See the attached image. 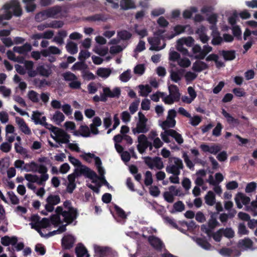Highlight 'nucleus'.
Instances as JSON below:
<instances>
[{
	"instance_id": "obj_1",
	"label": "nucleus",
	"mask_w": 257,
	"mask_h": 257,
	"mask_svg": "<svg viewBox=\"0 0 257 257\" xmlns=\"http://www.w3.org/2000/svg\"><path fill=\"white\" fill-rule=\"evenodd\" d=\"M63 206V209L60 206L56 208V214L52 215L50 220L46 218L41 219L37 215H32L29 224L31 228L37 230L41 236H44L42 229L50 227L51 224L57 226L63 222L66 224L72 223L78 216L77 210L68 201H65Z\"/></svg>"
},
{
	"instance_id": "obj_2",
	"label": "nucleus",
	"mask_w": 257,
	"mask_h": 257,
	"mask_svg": "<svg viewBox=\"0 0 257 257\" xmlns=\"http://www.w3.org/2000/svg\"><path fill=\"white\" fill-rule=\"evenodd\" d=\"M3 12L0 15V23L3 20H9L12 17V13L15 16H20L22 15V9L19 2L16 0H13L10 3L6 4L1 10Z\"/></svg>"
},
{
	"instance_id": "obj_3",
	"label": "nucleus",
	"mask_w": 257,
	"mask_h": 257,
	"mask_svg": "<svg viewBox=\"0 0 257 257\" xmlns=\"http://www.w3.org/2000/svg\"><path fill=\"white\" fill-rule=\"evenodd\" d=\"M25 179L28 181L27 184V187L33 190L34 192L36 191V186L34 183L38 185L44 186L46 182L49 179V174L45 173L44 175L38 176L36 174H26L25 175Z\"/></svg>"
},
{
	"instance_id": "obj_4",
	"label": "nucleus",
	"mask_w": 257,
	"mask_h": 257,
	"mask_svg": "<svg viewBox=\"0 0 257 257\" xmlns=\"http://www.w3.org/2000/svg\"><path fill=\"white\" fill-rule=\"evenodd\" d=\"M138 119L137 120L136 126L132 128V132L134 135L139 134H145L147 133L150 128L148 124V119L142 112L138 113Z\"/></svg>"
},
{
	"instance_id": "obj_5",
	"label": "nucleus",
	"mask_w": 257,
	"mask_h": 257,
	"mask_svg": "<svg viewBox=\"0 0 257 257\" xmlns=\"http://www.w3.org/2000/svg\"><path fill=\"white\" fill-rule=\"evenodd\" d=\"M47 129L51 132V138L59 144L69 143L70 136L62 129L54 126L52 124H51V126Z\"/></svg>"
},
{
	"instance_id": "obj_6",
	"label": "nucleus",
	"mask_w": 257,
	"mask_h": 257,
	"mask_svg": "<svg viewBox=\"0 0 257 257\" xmlns=\"http://www.w3.org/2000/svg\"><path fill=\"white\" fill-rule=\"evenodd\" d=\"M183 168L184 165L181 159L170 157L168 159V164L166 166V171L169 174L180 175L181 170Z\"/></svg>"
},
{
	"instance_id": "obj_7",
	"label": "nucleus",
	"mask_w": 257,
	"mask_h": 257,
	"mask_svg": "<svg viewBox=\"0 0 257 257\" xmlns=\"http://www.w3.org/2000/svg\"><path fill=\"white\" fill-rule=\"evenodd\" d=\"M24 171L27 172H38L40 175H44L45 173L48 174V168L46 166L42 164H38L34 161L26 164Z\"/></svg>"
},
{
	"instance_id": "obj_8",
	"label": "nucleus",
	"mask_w": 257,
	"mask_h": 257,
	"mask_svg": "<svg viewBox=\"0 0 257 257\" xmlns=\"http://www.w3.org/2000/svg\"><path fill=\"white\" fill-rule=\"evenodd\" d=\"M212 50V48L209 45H205L203 48L198 44L193 46L192 51L196 59H203L205 56Z\"/></svg>"
},
{
	"instance_id": "obj_9",
	"label": "nucleus",
	"mask_w": 257,
	"mask_h": 257,
	"mask_svg": "<svg viewBox=\"0 0 257 257\" xmlns=\"http://www.w3.org/2000/svg\"><path fill=\"white\" fill-rule=\"evenodd\" d=\"M181 190L177 188L175 186H171L168 188V190L163 193L164 199L169 203H173L174 201L175 196H183Z\"/></svg>"
},
{
	"instance_id": "obj_10",
	"label": "nucleus",
	"mask_w": 257,
	"mask_h": 257,
	"mask_svg": "<svg viewBox=\"0 0 257 257\" xmlns=\"http://www.w3.org/2000/svg\"><path fill=\"white\" fill-rule=\"evenodd\" d=\"M76 173L78 175H83L86 177L90 178L92 182L97 181L98 176L97 174L87 167L82 165V164L76 169Z\"/></svg>"
},
{
	"instance_id": "obj_11",
	"label": "nucleus",
	"mask_w": 257,
	"mask_h": 257,
	"mask_svg": "<svg viewBox=\"0 0 257 257\" xmlns=\"http://www.w3.org/2000/svg\"><path fill=\"white\" fill-rule=\"evenodd\" d=\"M176 116V111L175 109H172L168 111L166 120L163 121L160 123L162 128L166 130L170 127H173L176 124L175 117Z\"/></svg>"
},
{
	"instance_id": "obj_12",
	"label": "nucleus",
	"mask_w": 257,
	"mask_h": 257,
	"mask_svg": "<svg viewBox=\"0 0 257 257\" xmlns=\"http://www.w3.org/2000/svg\"><path fill=\"white\" fill-rule=\"evenodd\" d=\"M109 44L112 45L109 49V52L111 54H116L121 52L127 46L126 42H121L119 39H111Z\"/></svg>"
},
{
	"instance_id": "obj_13",
	"label": "nucleus",
	"mask_w": 257,
	"mask_h": 257,
	"mask_svg": "<svg viewBox=\"0 0 257 257\" xmlns=\"http://www.w3.org/2000/svg\"><path fill=\"white\" fill-rule=\"evenodd\" d=\"M164 31L159 32L158 33H155L154 37H149L148 38V41L151 45L150 50L159 51L164 49L166 46L165 43H164L162 47L159 46L160 44V39L158 37L159 35L163 34Z\"/></svg>"
},
{
	"instance_id": "obj_14",
	"label": "nucleus",
	"mask_w": 257,
	"mask_h": 257,
	"mask_svg": "<svg viewBox=\"0 0 257 257\" xmlns=\"http://www.w3.org/2000/svg\"><path fill=\"white\" fill-rule=\"evenodd\" d=\"M63 76L65 81L69 82V85L71 88L78 89L80 87L81 83L73 73L67 72L63 74Z\"/></svg>"
},
{
	"instance_id": "obj_15",
	"label": "nucleus",
	"mask_w": 257,
	"mask_h": 257,
	"mask_svg": "<svg viewBox=\"0 0 257 257\" xmlns=\"http://www.w3.org/2000/svg\"><path fill=\"white\" fill-rule=\"evenodd\" d=\"M138 145L137 148L140 153H143L148 147H150V149L152 150L153 146L151 143L148 141L147 137L144 135L141 134L138 137Z\"/></svg>"
},
{
	"instance_id": "obj_16",
	"label": "nucleus",
	"mask_w": 257,
	"mask_h": 257,
	"mask_svg": "<svg viewBox=\"0 0 257 257\" xmlns=\"http://www.w3.org/2000/svg\"><path fill=\"white\" fill-rule=\"evenodd\" d=\"M43 114L42 112L38 111H33L31 119L35 124H41L47 129L49 126H51V124L46 122V117L44 116H42Z\"/></svg>"
},
{
	"instance_id": "obj_17",
	"label": "nucleus",
	"mask_w": 257,
	"mask_h": 257,
	"mask_svg": "<svg viewBox=\"0 0 257 257\" xmlns=\"http://www.w3.org/2000/svg\"><path fill=\"white\" fill-rule=\"evenodd\" d=\"M234 200L237 207L239 209L244 205L246 210V207L250 206L248 205L250 201V198L242 193H238L235 197Z\"/></svg>"
},
{
	"instance_id": "obj_18",
	"label": "nucleus",
	"mask_w": 257,
	"mask_h": 257,
	"mask_svg": "<svg viewBox=\"0 0 257 257\" xmlns=\"http://www.w3.org/2000/svg\"><path fill=\"white\" fill-rule=\"evenodd\" d=\"M60 202V198L58 195H50L46 199V204L45 208L48 212L53 211L55 205H57Z\"/></svg>"
},
{
	"instance_id": "obj_19",
	"label": "nucleus",
	"mask_w": 257,
	"mask_h": 257,
	"mask_svg": "<svg viewBox=\"0 0 257 257\" xmlns=\"http://www.w3.org/2000/svg\"><path fill=\"white\" fill-rule=\"evenodd\" d=\"M80 157L88 163L91 162L92 160H93L95 162V164L97 170L102 168V163L100 159L98 157L96 156L94 154L90 153H83L81 155Z\"/></svg>"
},
{
	"instance_id": "obj_20",
	"label": "nucleus",
	"mask_w": 257,
	"mask_h": 257,
	"mask_svg": "<svg viewBox=\"0 0 257 257\" xmlns=\"http://www.w3.org/2000/svg\"><path fill=\"white\" fill-rule=\"evenodd\" d=\"M15 120L19 129L22 133L27 135H31V130L23 118L17 116L15 117Z\"/></svg>"
},
{
	"instance_id": "obj_21",
	"label": "nucleus",
	"mask_w": 257,
	"mask_h": 257,
	"mask_svg": "<svg viewBox=\"0 0 257 257\" xmlns=\"http://www.w3.org/2000/svg\"><path fill=\"white\" fill-rule=\"evenodd\" d=\"M188 29L190 31L189 34H193V31L190 25H187L185 26L182 25H177L174 27V31L175 33L173 34H171L170 36L166 37L168 39H171L175 37L176 36L182 33H183L186 29Z\"/></svg>"
},
{
	"instance_id": "obj_22",
	"label": "nucleus",
	"mask_w": 257,
	"mask_h": 257,
	"mask_svg": "<svg viewBox=\"0 0 257 257\" xmlns=\"http://www.w3.org/2000/svg\"><path fill=\"white\" fill-rule=\"evenodd\" d=\"M147 164L151 169H157L161 170L164 168V164L159 157H156L147 162Z\"/></svg>"
},
{
	"instance_id": "obj_23",
	"label": "nucleus",
	"mask_w": 257,
	"mask_h": 257,
	"mask_svg": "<svg viewBox=\"0 0 257 257\" xmlns=\"http://www.w3.org/2000/svg\"><path fill=\"white\" fill-rule=\"evenodd\" d=\"M218 224V222L212 215L208 223V226L206 227L205 225H203L201 226V229L203 232L207 233L208 236H210L211 230L217 226Z\"/></svg>"
},
{
	"instance_id": "obj_24",
	"label": "nucleus",
	"mask_w": 257,
	"mask_h": 257,
	"mask_svg": "<svg viewBox=\"0 0 257 257\" xmlns=\"http://www.w3.org/2000/svg\"><path fill=\"white\" fill-rule=\"evenodd\" d=\"M103 95L107 97H118L120 93V89L118 87H115L111 90L109 87H105L103 88Z\"/></svg>"
},
{
	"instance_id": "obj_25",
	"label": "nucleus",
	"mask_w": 257,
	"mask_h": 257,
	"mask_svg": "<svg viewBox=\"0 0 257 257\" xmlns=\"http://www.w3.org/2000/svg\"><path fill=\"white\" fill-rule=\"evenodd\" d=\"M200 148L204 152H208L214 155L216 154L221 150V147L218 145L209 146L206 144H202L200 146Z\"/></svg>"
},
{
	"instance_id": "obj_26",
	"label": "nucleus",
	"mask_w": 257,
	"mask_h": 257,
	"mask_svg": "<svg viewBox=\"0 0 257 257\" xmlns=\"http://www.w3.org/2000/svg\"><path fill=\"white\" fill-rule=\"evenodd\" d=\"M93 247L96 255L98 257H104L110 251V249L106 246L94 244Z\"/></svg>"
},
{
	"instance_id": "obj_27",
	"label": "nucleus",
	"mask_w": 257,
	"mask_h": 257,
	"mask_svg": "<svg viewBox=\"0 0 257 257\" xmlns=\"http://www.w3.org/2000/svg\"><path fill=\"white\" fill-rule=\"evenodd\" d=\"M184 70L182 69L171 70L170 71V77L172 81L178 83L183 77Z\"/></svg>"
},
{
	"instance_id": "obj_28",
	"label": "nucleus",
	"mask_w": 257,
	"mask_h": 257,
	"mask_svg": "<svg viewBox=\"0 0 257 257\" xmlns=\"http://www.w3.org/2000/svg\"><path fill=\"white\" fill-rule=\"evenodd\" d=\"M149 241L151 245L156 249L161 250L164 247V243L158 237L154 236H150L149 238Z\"/></svg>"
},
{
	"instance_id": "obj_29",
	"label": "nucleus",
	"mask_w": 257,
	"mask_h": 257,
	"mask_svg": "<svg viewBox=\"0 0 257 257\" xmlns=\"http://www.w3.org/2000/svg\"><path fill=\"white\" fill-rule=\"evenodd\" d=\"M102 124V121L98 116L94 117L92 120V123L90 125V134L93 135H97L99 134V131L97 127L100 126Z\"/></svg>"
},
{
	"instance_id": "obj_30",
	"label": "nucleus",
	"mask_w": 257,
	"mask_h": 257,
	"mask_svg": "<svg viewBox=\"0 0 257 257\" xmlns=\"http://www.w3.org/2000/svg\"><path fill=\"white\" fill-rule=\"evenodd\" d=\"M75 239L73 236L71 235H67L65 236L62 239V245L64 249H69L71 248Z\"/></svg>"
},
{
	"instance_id": "obj_31",
	"label": "nucleus",
	"mask_w": 257,
	"mask_h": 257,
	"mask_svg": "<svg viewBox=\"0 0 257 257\" xmlns=\"http://www.w3.org/2000/svg\"><path fill=\"white\" fill-rule=\"evenodd\" d=\"M206 28L201 26L196 30V33L198 35L200 40L203 43H206L209 40V37L206 35Z\"/></svg>"
},
{
	"instance_id": "obj_32",
	"label": "nucleus",
	"mask_w": 257,
	"mask_h": 257,
	"mask_svg": "<svg viewBox=\"0 0 257 257\" xmlns=\"http://www.w3.org/2000/svg\"><path fill=\"white\" fill-rule=\"evenodd\" d=\"M51 67V65H40L37 68V74L39 73L43 76L48 77L52 73Z\"/></svg>"
},
{
	"instance_id": "obj_33",
	"label": "nucleus",
	"mask_w": 257,
	"mask_h": 257,
	"mask_svg": "<svg viewBox=\"0 0 257 257\" xmlns=\"http://www.w3.org/2000/svg\"><path fill=\"white\" fill-rule=\"evenodd\" d=\"M42 55L44 57L50 56V55L60 54L61 51L57 47L53 46H50L47 49H43L41 51Z\"/></svg>"
},
{
	"instance_id": "obj_34",
	"label": "nucleus",
	"mask_w": 257,
	"mask_h": 257,
	"mask_svg": "<svg viewBox=\"0 0 257 257\" xmlns=\"http://www.w3.org/2000/svg\"><path fill=\"white\" fill-rule=\"evenodd\" d=\"M24 66L26 71L30 77H35L37 75L36 70L33 69L34 63L31 61H26L24 63Z\"/></svg>"
},
{
	"instance_id": "obj_35",
	"label": "nucleus",
	"mask_w": 257,
	"mask_h": 257,
	"mask_svg": "<svg viewBox=\"0 0 257 257\" xmlns=\"http://www.w3.org/2000/svg\"><path fill=\"white\" fill-rule=\"evenodd\" d=\"M210 29L212 30V36L213 37L212 44L215 45L220 44L222 41V38L219 36L216 27L212 26Z\"/></svg>"
},
{
	"instance_id": "obj_36",
	"label": "nucleus",
	"mask_w": 257,
	"mask_h": 257,
	"mask_svg": "<svg viewBox=\"0 0 257 257\" xmlns=\"http://www.w3.org/2000/svg\"><path fill=\"white\" fill-rule=\"evenodd\" d=\"M18 241V238L16 236L10 237L9 236H5L1 238V242L2 244L5 246L10 245H15Z\"/></svg>"
},
{
	"instance_id": "obj_37",
	"label": "nucleus",
	"mask_w": 257,
	"mask_h": 257,
	"mask_svg": "<svg viewBox=\"0 0 257 257\" xmlns=\"http://www.w3.org/2000/svg\"><path fill=\"white\" fill-rule=\"evenodd\" d=\"M68 183L66 190L67 192L71 193L76 188L75 184V175L74 174H70L68 176Z\"/></svg>"
},
{
	"instance_id": "obj_38",
	"label": "nucleus",
	"mask_w": 257,
	"mask_h": 257,
	"mask_svg": "<svg viewBox=\"0 0 257 257\" xmlns=\"http://www.w3.org/2000/svg\"><path fill=\"white\" fill-rule=\"evenodd\" d=\"M65 116L60 111H56L51 117V120L56 124H60L65 119Z\"/></svg>"
},
{
	"instance_id": "obj_39",
	"label": "nucleus",
	"mask_w": 257,
	"mask_h": 257,
	"mask_svg": "<svg viewBox=\"0 0 257 257\" xmlns=\"http://www.w3.org/2000/svg\"><path fill=\"white\" fill-rule=\"evenodd\" d=\"M192 238L198 245L204 249L212 250L213 248V247L209 243L203 239L195 237H192Z\"/></svg>"
},
{
	"instance_id": "obj_40",
	"label": "nucleus",
	"mask_w": 257,
	"mask_h": 257,
	"mask_svg": "<svg viewBox=\"0 0 257 257\" xmlns=\"http://www.w3.org/2000/svg\"><path fill=\"white\" fill-rule=\"evenodd\" d=\"M112 73V69L109 68H99L97 71V75L103 79L108 78Z\"/></svg>"
},
{
	"instance_id": "obj_41",
	"label": "nucleus",
	"mask_w": 257,
	"mask_h": 257,
	"mask_svg": "<svg viewBox=\"0 0 257 257\" xmlns=\"http://www.w3.org/2000/svg\"><path fill=\"white\" fill-rule=\"evenodd\" d=\"M239 246L244 250L252 249V241L249 238H244L240 240L238 242Z\"/></svg>"
},
{
	"instance_id": "obj_42",
	"label": "nucleus",
	"mask_w": 257,
	"mask_h": 257,
	"mask_svg": "<svg viewBox=\"0 0 257 257\" xmlns=\"http://www.w3.org/2000/svg\"><path fill=\"white\" fill-rule=\"evenodd\" d=\"M32 49V46L30 44L26 43L22 46L14 47L13 50L15 52L19 54H25L30 51Z\"/></svg>"
},
{
	"instance_id": "obj_43",
	"label": "nucleus",
	"mask_w": 257,
	"mask_h": 257,
	"mask_svg": "<svg viewBox=\"0 0 257 257\" xmlns=\"http://www.w3.org/2000/svg\"><path fill=\"white\" fill-rule=\"evenodd\" d=\"M168 89L169 94L173 97L174 99L179 101L180 94L178 87L175 85L171 84L169 85Z\"/></svg>"
},
{
	"instance_id": "obj_44",
	"label": "nucleus",
	"mask_w": 257,
	"mask_h": 257,
	"mask_svg": "<svg viewBox=\"0 0 257 257\" xmlns=\"http://www.w3.org/2000/svg\"><path fill=\"white\" fill-rule=\"evenodd\" d=\"M77 257H89V255L85 247L81 244H79L75 248Z\"/></svg>"
},
{
	"instance_id": "obj_45",
	"label": "nucleus",
	"mask_w": 257,
	"mask_h": 257,
	"mask_svg": "<svg viewBox=\"0 0 257 257\" xmlns=\"http://www.w3.org/2000/svg\"><path fill=\"white\" fill-rule=\"evenodd\" d=\"M205 202L209 206H213L215 203V195L212 191H208L204 197Z\"/></svg>"
},
{
	"instance_id": "obj_46",
	"label": "nucleus",
	"mask_w": 257,
	"mask_h": 257,
	"mask_svg": "<svg viewBox=\"0 0 257 257\" xmlns=\"http://www.w3.org/2000/svg\"><path fill=\"white\" fill-rule=\"evenodd\" d=\"M120 6L122 9L124 10L136 8L135 4L133 0H121Z\"/></svg>"
},
{
	"instance_id": "obj_47",
	"label": "nucleus",
	"mask_w": 257,
	"mask_h": 257,
	"mask_svg": "<svg viewBox=\"0 0 257 257\" xmlns=\"http://www.w3.org/2000/svg\"><path fill=\"white\" fill-rule=\"evenodd\" d=\"M138 87L140 89V95L143 97L147 96L149 95V94L152 91L151 87L148 84L140 85H139Z\"/></svg>"
},
{
	"instance_id": "obj_48",
	"label": "nucleus",
	"mask_w": 257,
	"mask_h": 257,
	"mask_svg": "<svg viewBox=\"0 0 257 257\" xmlns=\"http://www.w3.org/2000/svg\"><path fill=\"white\" fill-rule=\"evenodd\" d=\"M61 10L60 7H55L46 10L48 18L57 17Z\"/></svg>"
},
{
	"instance_id": "obj_49",
	"label": "nucleus",
	"mask_w": 257,
	"mask_h": 257,
	"mask_svg": "<svg viewBox=\"0 0 257 257\" xmlns=\"http://www.w3.org/2000/svg\"><path fill=\"white\" fill-rule=\"evenodd\" d=\"M207 64L202 61H196L193 63L192 69L197 72H200L207 68Z\"/></svg>"
},
{
	"instance_id": "obj_50",
	"label": "nucleus",
	"mask_w": 257,
	"mask_h": 257,
	"mask_svg": "<svg viewBox=\"0 0 257 257\" xmlns=\"http://www.w3.org/2000/svg\"><path fill=\"white\" fill-rule=\"evenodd\" d=\"M246 210L250 212L253 216L257 215V195L255 201H253L249 206L246 207Z\"/></svg>"
},
{
	"instance_id": "obj_51",
	"label": "nucleus",
	"mask_w": 257,
	"mask_h": 257,
	"mask_svg": "<svg viewBox=\"0 0 257 257\" xmlns=\"http://www.w3.org/2000/svg\"><path fill=\"white\" fill-rule=\"evenodd\" d=\"M220 54L223 56L224 59L226 61L233 60L235 57V51H222Z\"/></svg>"
},
{
	"instance_id": "obj_52",
	"label": "nucleus",
	"mask_w": 257,
	"mask_h": 257,
	"mask_svg": "<svg viewBox=\"0 0 257 257\" xmlns=\"http://www.w3.org/2000/svg\"><path fill=\"white\" fill-rule=\"evenodd\" d=\"M66 48L67 51L71 54H76L78 52L77 45L73 42H68Z\"/></svg>"
},
{
	"instance_id": "obj_53",
	"label": "nucleus",
	"mask_w": 257,
	"mask_h": 257,
	"mask_svg": "<svg viewBox=\"0 0 257 257\" xmlns=\"http://www.w3.org/2000/svg\"><path fill=\"white\" fill-rule=\"evenodd\" d=\"M132 37V34L127 31H121L118 32L117 35L116 39H119L120 42L122 40H127L130 39Z\"/></svg>"
},
{
	"instance_id": "obj_54",
	"label": "nucleus",
	"mask_w": 257,
	"mask_h": 257,
	"mask_svg": "<svg viewBox=\"0 0 257 257\" xmlns=\"http://www.w3.org/2000/svg\"><path fill=\"white\" fill-rule=\"evenodd\" d=\"M134 29L136 33L141 38H144L148 35L147 30L145 28H142L138 25H135Z\"/></svg>"
},
{
	"instance_id": "obj_55",
	"label": "nucleus",
	"mask_w": 257,
	"mask_h": 257,
	"mask_svg": "<svg viewBox=\"0 0 257 257\" xmlns=\"http://www.w3.org/2000/svg\"><path fill=\"white\" fill-rule=\"evenodd\" d=\"M180 43H182L187 47H191L194 44V39L192 37H182L178 39Z\"/></svg>"
},
{
	"instance_id": "obj_56",
	"label": "nucleus",
	"mask_w": 257,
	"mask_h": 257,
	"mask_svg": "<svg viewBox=\"0 0 257 257\" xmlns=\"http://www.w3.org/2000/svg\"><path fill=\"white\" fill-rule=\"evenodd\" d=\"M35 0H23L24 3L26 5L25 8L28 12H33L36 8L34 4Z\"/></svg>"
},
{
	"instance_id": "obj_57",
	"label": "nucleus",
	"mask_w": 257,
	"mask_h": 257,
	"mask_svg": "<svg viewBox=\"0 0 257 257\" xmlns=\"http://www.w3.org/2000/svg\"><path fill=\"white\" fill-rule=\"evenodd\" d=\"M28 97L33 102L37 103L39 101V94L34 90H30L28 92Z\"/></svg>"
},
{
	"instance_id": "obj_58",
	"label": "nucleus",
	"mask_w": 257,
	"mask_h": 257,
	"mask_svg": "<svg viewBox=\"0 0 257 257\" xmlns=\"http://www.w3.org/2000/svg\"><path fill=\"white\" fill-rule=\"evenodd\" d=\"M131 77V70L130 69H127L123 72L119 76V80L123 82H127Z\"/></svg>"
},
{
	"instance_id": "obj_59",
	"label": "nucleus",
	"mask_w": 257,
	"mask_h": 257,
	"mask_svg": "<svg viewBox=\"0 0 257 257\" xmlns=\"http://www.w3.org/2000/svg\"><path fill=\"white\" fill-rule=\"evenodd\" d=\"M219 252L224 256H237L240 254V252L239 251H238L236 254H233L232 250L226 248L220 249L219 251Z\"/></svg>"
},
{
	"instance_id": "obj_60",
	"label": "nucleus",
	"mask_w": 257,
	"mask_h": 257,
	"mask_svg": "<svg viewBox=\"0 0 257 257\" xmlns=\"http://www.w3.org/2000/svg\"><path fill=\"white\" fill-rule=\"evenodd\" d=\"M15 149L17 153L20 154L24 156L25 157L28 158L27 150L26 149L24 148L20 145V143H15Z\"/></svg>"
},
{
	"instance_id": "obj_61",
	"label": "nucleus",
	"mask_w": 257,
	"mask_h": 257,
	"mask_svg": "<svg viewBox=\"0 0 257 257\" xmlns=\"http://www.w3.org/2000/svg\"><path fill=\"white\" fill-rule=\"evenodd\" d=\"M184 45L182 43H180L179 41L178 40L176 47L177 50L180 52L183 55L191 56L189 54L188 50L184 47Z\"/></svg>"
},
{
	"instance_id": "obj_62",
	"label": "nucleus",
	"mask_w": 257,
	"mask_h": 257,
	"mask_svg": "<svg viewBox=\"0 0 257 257\" xmlns=\"http://www.w3.org/2000/svg\"><path fill=\"white\" fill-rule=\"evenodd\" d=\"M86 69V65L82 62L75 63L72 67L71 69L73 71L81 70L82 74Z\"/></svg>"
},
{
	"instance_id": "obj_63",
	"label": "nucleus",
	"mask_w": 257,
	"mask_h": 257,
	"mask_svg": "<svg viewBox=\"0 0 257 257\" xmlns=\"http://www.w3.org/2000/svg\"><path fill=\"white\" fill-rule=\"evenodd\" d=\"M0 93L5 98L9 97L12 93V90L10 88L4 85L0 86Z\"/></svg>"
},
{
	"instance_id": "obj_64",
	"label": "nucleus",
	"mask_w": 257,
	"mask_h": 257,
	"mask_svg": "<svg viewBox=\"0 0 257 257\" xmlns=\"http://www.w3.org/2000/svg\"><path fill=\"white\" fill-rule=\"evenodd\" d=\"M177 63L181 67L187 68L190 66L191 61L187 58H180L178 60Z\"/></svg>"
}]
</instances>
